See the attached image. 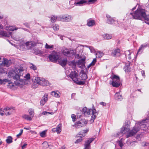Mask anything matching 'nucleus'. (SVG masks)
Segmentation results:
<instances>
[{"mask_svg":"<svg viewBox=\"0 0 149 149\" xmlns=\"http://www.w3.org/2000/svg\"><path fill=\"white\" fill-rule=\"evenodd\" d=\"M24 70L22 68H15L13 72L9 73V76L16 81L23 82V79L22 77H23Z\"/></svg>","mask_w":149,"mask_h":149,"instance_id":"1","label":"nucleus"},{"mask_svg":"<svg viewBox=\"0 0 149 149\" xmlns=\"http://www.w3.org/2000/svg\"><path fill=\"white\" fill-rule=\"evenodd\" d=\"M146 120H144L142 121L139 124L140 127L138 125H136L127 135V137L128 138L133 136L141 128H142L143 127L145 128V129H146Z\"/></svg>","mask_w":149,"mask_h":149,"instance_id":"2","label":"nucleus"},{"mask_svg":"<svg viewBox=\"0 0 149 149\" xmlns=\"http://www.w3.org/2000/svg\"><path fill=\"white\" fill-rule=\"evenodd\" d=\"M145 10L142 8L137 9L134 12H131L129 15L133 19L142 20L143 17L145 15Z\"/></svg>","mask_w":149,"mask_h":149,"instance_id":"3","label":"nucleus"},{"mask_svg":"<svg viewBox=\"0 0 149 149\" xmlns=\"http://www.w3.org/2000/svg\"><path fill=\"white\" fill-rule=\"evenodd\" d=\"M49 84V82L47 80L39 77H36L33 81V84L32 85L33 88H36L39 85L46 86Z\"/></svg>","mask_w":149,"mask_h":149,"instance_id":"4","label":"nucleus"},{"mask_svg":"<svg viewBox=\"0 0 149 149\" xmlns=\"http://www.w3.org/2000/svg\"><path fill=\"white\" fill-rule=\"evenodd\" d=\"M130 121L127 120L125 122L123 127L121 128L120 132H118L117 135H114V136H118L122 134H125L130 130Z\"/></svg>","mask_w":149,"mask_h":149,"instance_id":"5","label":"nucleus"},{"mask_svg":"<svg viewBox=\"0 0 149 149\" xmlns=\"http://www.w3.org/2000/svg\"><path fill=\"white\" fill-rule=\"evenodd\" d=\"M112 80L111 84L113 87H118L120 86V81L119 77L114 74L111 77Z\"/></svg>","mask_w":149,"mask_h":149,"instance_id":"6","label":"nucleus"},{"mask_svg":"<svg viewBox=\"0 0 149 149\" xmlns=\"http://www.w3.org/2000/svg\"><path fill=\"white\" fill-rule=\"evenodd\" d=\"M72 19L71 16L69 15H61L58 17V20L63 22H68L70 21Z\"/></svg>","mask_w":149,"mask_h":149,"instance_id":"7","label":"nucleus"},{"mask_svg":"<svg viewBox=\"0 0 149 149\" xmlns=\"http://www.w3.org/2000/svg\"><path fill=\"white\" fill-rule=\"evenodd\" d=\"M48 58L51 61L54 62L56 61L58 59L59 56L57 52H53L49 55Z\"/></svg>","mask_w":149,"mask_h":149,"instance_id":"8","label":"nucleus"},{"mask_svg":"<svg viewBox=\"0 0 149 149\" xmlns=\"http://www.w3.org/2000/svg\"><path fill=\"white\" fill-rule=\"evenodd\" d=\"M62 52L64 56L67 57H71L75 54V53L73 50L69 51L67 49L63 50Z\"/></svg>","mask_w":149,"mask_h":149,"instance_id":"9","label":"nucleus"},{"mask_svg":"<svg viewBox=\"0 0 149 149\" xmlns=\"http://www.w3.org/2000/svg\"><path fill=\"white\" fill-rule=\"evenodd\" d=\"M78 74L75 71L71 72L69 75V77L74 82H76L77 81Z\"/></svg>","mask_w":149,"mask_h":149,"instance_id":"10","label":"nucleus"},{"mask_svg":"<svg viewBox=\"0 0 149 149\" xmlns=\"http://www.w3.org/2000/svg\"><path fill=\"white\" fill-rule=\"evenodd\" d=\"M93 115L91 116V118L90 120V121L91 123H93L94 121V119L96 118L98 114V113L96 111L95 108L93 105L91 109Z\"/></svg>","mask_w":149,"mask_h":149,"instance_id":"11","label":"nucleus"},{"mask_svg":"<svg viewBox=\"0 0 149 149\" xmlns=\"http://www.w3.org/2000/svg\"><path fill=\"white\" fill-rule=\"evenodd\" d=\"M94 140L93 138H91L89 139L86 141L84 144V149H90L91 148V143Z\"/></svg>","mask_w":149,"mask_h":149,"instance_id":"12","label":"nucleus"},{"mask_svg":"<svg viewBox=\"0 0 149 149\" xmlns=\"http://www.w3.org/2000/svg\"><path fill=\"white\" fill-rule=\"evenodd\" d=\"M148 46H149V44L147 42L141 45L138 50L137 54L142 53L144 49Z\"/></svg>","mask_w":149,"mask_h":149,"instance_id":"13","label":"nucleus"},{"mask_svg":"<svg viewBox=\"0 0 149 149\" xmlns=\"http://www.w3.org/2000/svg\"><path fill=\"white\" fill-rule=\"evenodd\" d=\"M38 41L36 42L33 41H29L26 42L25 44L26 46H28L30 48H31L36 46L37 44L40 43V42H38Z\"/></svg>","mask_w":149,"mask_h":149,"instance_id":"14","label":"nucleus"},{"mask_svg":"<svg viewBox=\"0 0 149 149\" xmlns=\"http://www.w3.org/2000/svg\"><path fill=\"white\" fill-rule=\"evenodd\" d=\"M86 25L89 27H92L96 25L95 21L92 18H90L87 20Z\"/></svg>","mask_w":149,"mask_h":149,"instance_id":"15","label":"nucleus"},{"mask_svg":"<svg viewBox=\"0 0 149 149\" xmlns=\"http://www.w3.org/2000/svg\"><path fill=\"white\" fill-rule=\"evenodd\" d=\"M106 17H107V22L108 24H112L113 23L115 24V22H117L115 19L111 17L108 15H106Z\"/></svg>","mask_w":149,"mask_h":149,"instance_id":"16","label":"nucleus"},{"mask_svg":"<svg viewBox=\"0 0 149 149\" xmlns=\"http://www.w3.org/2000/svg\"><path fill=\"white\" fill-rule=\"evenodd\" d=\"M3 59L2 63L0 64V68H2L3 66L8 67L10 65L8 60L5 58H3Z\"/></svg>","mask_w":149,"mask_h":149,"instance_id":"17","label":"nucleus"},{"mask_svg":"<svg viewBox=\"0 0 149 149\" xmlns=\"http://www.w3.org/2000/svg\"><path fill=\"white\" fill-rule=\"evenodd\" d=\"M111 55L114 57H118L120 55V50L119 49H115L112 51L111 53Z\"/></svg>","mask_w":149,"mask_h":149,"instance_id":"18","label":"nucleus"},{"mask_svg":"<svg viewBox=\"0 0 149 149\" xmlns=\"http://www.w3.org/2000/svg\"><path fill=\"white\" fill-rule=\"evenodd\" d=\"M91 113V110L86 107H85L82 109V113L86 116L87 115H90Z\"/></svg>","mask_w":149,"mask_h":149,"instance_id":"19","label":"nucleus"},{"mask_svg":"<svg viewBox=\"0 0 149 149\" xmlns=\"http://www.w3.org/2000/svg\"><path fill=\"white\" fill-rule=\"evenodd\" d=\"M62 124H59L57 126L56 128H54L52 130L54 132L55 131L58 134H59L61 131Z\"/></svg>","mask_w":149,"mask_h":149,"instance_id":"20","label":"nucleus"},{"mask_svg":"<svg viewBox=\"0 0 149 149\" xmlns=\"http://www.w3.org/2000/svg\"><path fill=\"white\" fill-rule=\"evenodd\" d=\"M4 111H5L4 114H5L6 116H8L11 114L13 110H12L11 109L7 107L4 108Z\"/></svg>","mask_w":149,"mask_h":149,"instance_id":"21","label":"nucleus"},{"mask_svg":"<svg viewBox=\"0 0 149 149\" xmlns=\"http://www.w3.org/2000/svg\"><path fill=\"white\" fill-rule=\"evenodd\" d=\"M51 94L55 97L59 98L60 96V93L58 91H53L51 93Z\"/></svg>","mask_w":149,"mask_h":149,"instance_id":"22","label":"nucleus"},{"mask_svg":"<svg viewBox=\"0 0 149 149\" xmlns=\"http://www.w3.org/2000/svg\"><path fill=\"white\" fill-rule=\"evenodd\" d=\"M115 97L117 100H121L123 99V97L120 93H116L115 95Z\"/></svg>","mask_w":149,"mask_h":149,"instance_id":"23","label":"nucleus"},{"mask_svg":"<svg viewBox=\"0 0 149 149\" xmlns=\"http://www.w3.org/2000/svg\"><path fill=\"white\" fill-rule=\"evenodd\" d=\"M58 62L60 65L63 67L65 66L67 64V60L66 58L63 59V60L58 61Z\"/></svg>","mask_w":149,"mask_h":149,"instance_id":"24","label":"nucleus"},{"mask_svg":"<svg viewBox=\"0 0 149 149\" xmlns=\"http://www.w3.org/2000/svg\"><path fill=\"white\" fill-rule=\"evenodd\" d=\"M85 126L84 124H83L82 123L79 121L77 122L75 124V126L77 128L83 127Z\"/></svg>","mask_w":149,"mask_h":149,"instance_id":"25","label":"nucleus"},{"mask_svg":"<svg viewBox=\"0 0 149 149\" xmlns=\"http://www.w3.org/2000/svg\"><path fill=\"white\" fill-rule=\"evenodd\" d=\"M86 58H81L77 62V63L79 65H83L85 63V60Z\"/></svg>","mask_w":149,"mask_h":149,"instance_id":"26","label":"nucleus"},{"mask_svg":"<svg viewBox=\"0 0 149 149\" xmlns=\"http://www.w3.org/2000/svg\"><path fill=\"white\" fill-rule=\"evenodd\" d=\"M103 37L105 39L109 40L112 38V34H106L103 36Z\"/></svg>","mask_w":149,"mask_h":149,"instance_id":"27","label":"nucleus"},{"mask_svg":"<svg viewBox=\"0 0 149 149\" xmlns=\"http://www.w3.org/2000/svg\"><path fill=\"white\" fill-rule=\"evenodd\" d=\"M125 56L126 58L127 57L128 59L130 60L131 59V53L130 52V50L126 51L125 52Z\"/></svg>","mask_w":149,"mask_h":149,"instance_id":"28","label":"nucleus"},{"mask_svg":"<svg viewBox=\"0 0 149 149\" xmlns=\"http://www.w3.org/2000/svg\"><path fill=\"white\" fill-rule=\"evenodd\" d=\"M87 3L88 4H89L88 3V0H80L78 2H77L76 3V5H80L81 4H82L84 3Z\"/></svg>","mask_w":149,"mask_h":149,"instance_id":"29","label":"nucleus"},{"mask_svg":"<svg viewBox=\"0 0 149 149\" xmlns=\"http://www.w3.org/2000/svg\"><path fill=\"white\" fill-rule=\"evenodd\" d=\"M15 86V84L13 83L9 82L8 84L7 85V86L8 88L13 89Z\"/></svg>","mask_w":149,"mask_h":149,"instance_id":"30","label":"nucleus"},{"mask_svg":"<svg viewBox=\"0 0 149 149\" xmlns=\"http://www.w3.org/2000/svg\"><path fill=\"white\" fill-rule=\"evenodd\" d=\"M22 117L27 120L31 121L32 120V118L28 115L24 114L22 116Z\"/></svg>","mask_w":149,"mask_h":149,"instance_id":"31","label":"nucleus"},{"mask_svg":"<svg viewBox=\"0 0 149 149\" xmlns=\"http://www.w3.org/2000/svg\"><path fill=\"white\" fill-rule=\"evenodd\" d=\"M104 55V54L102 52L100 51H98L96 54V56L97 58H100L102 57Z\"/></svg>","mask_w":149,"mask_h":149,"instance_id":"32","label":"nucleus"},{"mask_svg":"<svg viewBox=\"0 0 149 149\" xmlns=\"http://www.w3.org/2000/svg\"><path fill=\"white\" fill-rule=\"evenodd\" d=\"M76 136L80 137L81 138L76 140L75 142V143H78L79 142H81L83 140V139H82V136H81V135H79V134H78Z\"/></svg>","mask_w":149,"mask_h":149,"instance_id":"33","label":"nucleus"},{"mask_svg":"<svg viewBox=\"0 0 149 149\" xmlns=\"http://www.w3.org/2000/svg\"><path fill=\"white\" fill-rule=\"evenodd\" d=\"M58 18L57 16L52 15L51 17V21L52 22H54L56 19H58Z\"/></svg>","mask_w":149,"mask_h":149,"instance_id":"34","label":"nucleus"},{"mask_svg":"<svg viewBox=\"0 0 149 149\" xmlns=\"http://www.w3.org/2000/svg\"><path fill=\"white\" fill-rule=\"evenodd\" d=\"M81 79L85 81L87 78V76L86 74L85 73H83L81 75Z\"/></svg>","mask_w":149,"mask_h":149,"instance_id":"35","label":"nucleus"},{"mask_svg":"<svg viewBox=\"0 0 149 149\" xmlns=\"http://www.w3.org/2000/svg\"><path fill=\"white\" fill-rule=\"evenodd\" d=\"M88 131V130H84L79 132V135H81L82 136H85V133L87 132Z\"/></svg>","mask_w":149,"mask_h":149,"instance_id":"36","label":"nucleus"},{"mask_svg":"<svg viewBox=\"0 0 149 149\" xmlns=\"http://www.w3.org/2000/svg\"><path fill=\"white\" fill-rule=\"evenodd\" d=\"M0 35L6 37L8 36V35L6 32L4 31H0Z\"/></svg>","mask_w":149,"mask_h":149,"instance_id":"37","label":"nucleus"},{"mask_svg":"<svg viewBox=\"0 0 149 149\" xmlns=\"http://www.w3.org/2000/svg\"><path fill=\"white\" fill-rule=\"evenodd\" d=\"M143 19L145 20V22L146 23V22L149 21V15H146L145 13V15L143 17Z\"/></svg>","mask_w":149,"mask_h":149,"instance_id":"38","label":"nucleus"},{"mask_svg":"<svg viewBox=\"0 0 149 149\" xmlns=\"http://www.w3.org/2000/svg\"><path fill=\"white\" fill-rule=\"evenodd\" d=\"M52 28L54 31H56L59 30V26L57 24H54Z\"/></svg>","mask_w":149,"mask_h":149,"instance_id":"39","label":"nucleus"},{"mask_svg":"<svg viewBox=\"0 0 149 149\" xmlns=\"http://www.w3.org/2000/svg\"><path fill=\"white\" fill-rule=\"evenodd\" d=\"M7 143L9 144L12 142V138L11 136H8L6 140Z\"/></svg>","mask_w":149,"mask_h":149,"instance_id":"40","label":"nucleus"},{"mask_svg":"<svg viewBox=\"0 0 149 149\" xmlns=\"http://www.w3.org/2000/svg\"><path fill=\"white\" fill-rule=\"evenodd\" d=\"M8 82V80L6 79H0V84H4L5 82Z\"/></svg>","mask_w":149,"mask_h":149,"instance_id":"41","label":"nucleus"},{"mask_svg":"<svg viewBox=\"0 0 149 149\" xmlns=\"http://www.w3.org/2000/svg\"><path fill=\"white\" fill-rule=\"evenodd\" d=\"M125 70V72H128L129 71H130V66H128L127 65H125L124 67Z\"/></svg>","mask_w":149,"mask_h":149,"instance_id":"42","label":"nucleus"},{"mask_svg":"<svg viewBox=\"0 0 149 149\" xmlns=\"http://www.w3.org/2000/svg\"><path fill=\"white\" fill-rule=\"evenodd\" d=\"M54 45H49L47 43H46L45 48L47 49H51L53 48Z\"/></svg>","mask_w":149,"mask_h":149,"instance_id":"43","label":"nucleus"},{"mask_svg":"<svg viewBox=\"0 0 149 149\" xmlns=\"http://www.w3.org/2000/svg\"><path fill=\"white\" fill-rule=\"evenodd\" d=\"M74 82L75 83H76L79 85H82L84 84L85 81L84 80L82 81H78L77 80V81Z\"/></svg>","mask_w":149,"mask_h":149,"instance_id":"44","label":"nucleus"},{"mask_svg":"<svg viewBox=\"0 0 149 149\" xmlns=\"http://www.w3.org/2000/svg\"><path fill=\"white\" fill-rule=\"evenodd\" d=\"M31 66L30 67V68L33 70H35L37 69V68L36 66L34 65L33 64L31 63Z\"/></svg>","mask_w":149,"mask_h":149,"instance_id":"45","label":"nucleus"},{"mask_svg":"<svg viewBox=\"0 0 149 149\" xmlns=\"http://www.w3.org/2000/svg\"><path fill=\"white\" fill-rule=\"evenodd\" d=\"M79 121L82 123L83 124H84L85 125L87 123V121L84 119H82Z\"/></svg>","mask_w":149,"mask_h":149,"instance_id":"46","label":"nucleus"},{"mask_svg":"<svg viewBox=\"0 0 149 149\" xmlns=\"http://www.w3.org/2000/svg\"><path fill=\"white\" fill-rule=\"evenodd\" d=\"M48 95L47 94H45L44 95L43 97H42V99L43 101L46 102L47 100Z\"/></svg>","mask_w":149,"mask_h":149,"instance_id":"47","label":"nucleus"},{"mask_svg":"<svg viewBox=\"0 0 149 149\" xmlns=\"http://www.w3.org/2000/svg\"><path fill=\"white\" fill-rule=\"evenodd\" d=\"M24 78L25 79V80H28L29 79H30V74L29 73H28L27 74L25 75L24 77Z\"/></svg>","mask_w":149,"mask_h":149,"instance_id":"48","label":"nucleus"},{"mask_svg":"<svg viewBox=\"0 0 149 149\" xmlns=\"http://www.w3.org/2000/svg\"><path fill=\"white\" fill-rule=\"evenodd\" d=\"M29 112L30 115L33 117L34 115V111L32 109H30L29 110Z\"/></svg>","mask_w":149,"mask_h":149,"instance_id":"49","label":"nucleus"},{"mask_svg":"<svg viewBox=\"0 0 149 149\" xmlns=\"http://www.w3.org/2000/svg\"><path fill=\"white\" fill-rule=\"evenodd\" d=\"M87 47L89 49L91 52L93 53L95 52V49L93 47L91 46H88Z\"/></svg>","mask_w":149,"mask_h":149,"instance_id":"50","label":"nucleus"},{"mask_svg":"<svg viewBox=\"0 0 149 149\" xmlns=\"http://www.w3.org/2000/svg\"><path fill=\"white\" fill-rule=\"evenodd\" d=\"M21 28H16L14 27L13 26L10 27L9 29V30L10 31H13L14 30H17L18 29H20Z\"/></svg>","mask_w":149,"mask_h":149,"instance_id":"51","label":"nucleus"},{"mask_svg":"<svg viewBox=\"0 0 149 149\" xmlns=\"http://www.w3.org/2000/svg\"><path fill=\"white\" fill-rule=\"evenodd\" d=\"M4 109L3 110H2V109L0 108V115L3 116L4 115Z\"/></svg>","mask_w":149,"mask_h":149,"instance_id":"52","label":"nucleus"},{"mask_svg":"<svg viewBox=\"0 0 149 149\" xmlns=\"http://www.w3.org/2000/svg\"><path fill=\"white\" fill-rule=\"evenodd\" d=\"M46 134V132L45 131H44L40 133V135L42 137H45Z\"/></svg>","mask_w":149,"mask_h":149,"instance_id":"53","label":"nucleus"},{"mask_svg":"<svg viewBox=\"0 0 149 149\" xmlns=\"http://www.w3.org/2000/svg\"><path fill=\"white\" fill-rule=\"evenodd\" d=\"M71 118L72 119V121L74 122L76 120V116L74 114H72L71 115Z\"/></svg>","mask_w":149,"mask_h":149,"instance_id":"54","label":"nucleus"},{"mask_svg":"<svg viewBox=\"0 0 149 149\" xmlns=\"http://www.w3.org/2000/svg\"><path fill=\"white\" fill-rule=\"evenodd\" d=\"M76 3L74 0H70L69 1V4L71 5H72L74 4H76Z\"/></svg>","mask_w":149,"mask_h":149,"instance_id":"55","label":"nucleus"},{"mask_svg":"<svg viewBox=\"0 0 149 149\" xmlns=\"http://www.w3.org/2000/svg\"><path fill=\"white\" fill-rule=\"evenodd\" d=\"M96 62V58L93 59V60L92 62L91 63V64H92L93 65H94L95 63Z\"/></svg>","mask_w":149,"mask_h":149,"instance_id":"56","label":"nucleus"},{"mask_svg":"<svg viewBox=\"0 0 149 149\" xmlns=\"http://www.w3.org/2000/svg\"><path fill=\"white\" fill-rule=\"evenodd\" d=\"M23 130L22 129H21L20 130V132L17 135V137H19V136H20L23 133Z\"/></svg>","mask_w":149,"mask_h":149,"instance_id":"57","label":"nucleus"},{"mask_svg":"<svg viewBox=\"0 0 149 149\" xmlns=\"http://www.w3.org/2000/svg\"><path fill=\"white\" fill-rule=\"evenodd\" d=\"M45 102L43 101L42 99L41 101H40V104L41 105L43 106L45 104Z\"/></svg>","mask_w":149,"mask_h":149,"instance_id":"58","label":"nucleus"},{"mask_svg":"<svg viewBox=\"0 0 149 149\" xmlns=\"http://www.w3.org/2000/svg\"><path fill=\"white\" fill-rule=\"evenodd\" d=\"M48 114H50L51 113L49 112L46 111H43L42 113V114L44 115H47Z\"/></svg>","mask_w":149,"mask_h":149,"instance_id":"59","label":"nucleus"},{"mask_svg":"<svg viewBox=\"0 0 149 149\" xmlns=\"http://www.w3.org/2000/svg\"><path fill=\"white\" fill-rule=\"evenodd\" d=\"M119 145L121 148H122L123 146V144L122 142L119 141Z\"/></svg>","mask_w":149,"mask_h":149,"instance_id":"60","label":"nucleus"},{"mask_svg":"<svg viewBox=\"0 0 149 149\" xmlns=\"http://www.w3.org/2000/svg\"><path fill=\"white\" fill-rule=\"evenodd\" d=\"M27 145V144L26 143H24L23 145L22 146V149H24L26 147Z\"/></svg>","mask_w":149,"mask_h":149,"instance_id":"61","label":"nucleus"},{"mask_svg":"<svg viewBox=\"0 0 149 149\" xmlns=\"http://www.w3.org/2000/svg\"><path fill=\"white\" fill-rule=\"evenodd\" d=\"M100 104L103 106H106V104L104 102H102L100 103Z\"/></svg>","mask_w":149,"mask_h":149,"instance_id":"62","label":"nucleus"},{"mask_svg":"<svg viewBox=\"0 0 149 149\" xmlns=\"http://www.w3.org/2000/svg\"><path fill=\"white\" fill-rule=\"evenodd\" d=\"M81 115L80 113H78L77 114V118H80L81 117Z\"/></svg>","mask_w":149,"mask_h":149,"instance_id":"63","label":"nucleus"},{"mask_svg":"<svg viewBox=\"0 0 149 149\" xmlns=\"http://www.w3.org/2000/svg\"><path fill=\"white\" fill-rule=\"evenodd\" d=\"M24 25L27 27L29 28V25L28 23H25Z\"/></svg>","mask_w":149,"mask_h":149,"instance_id":"64","label":"nucleus"}]
</instances>
